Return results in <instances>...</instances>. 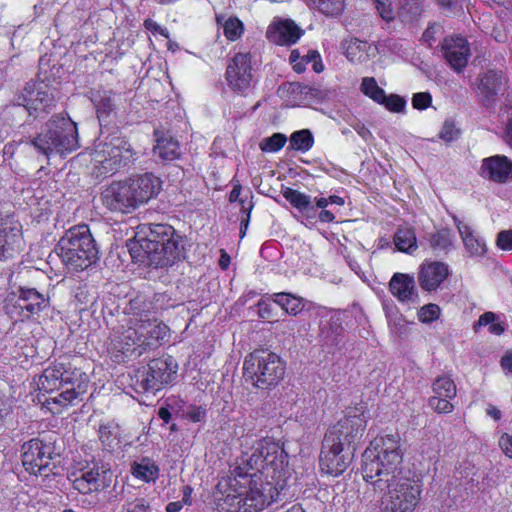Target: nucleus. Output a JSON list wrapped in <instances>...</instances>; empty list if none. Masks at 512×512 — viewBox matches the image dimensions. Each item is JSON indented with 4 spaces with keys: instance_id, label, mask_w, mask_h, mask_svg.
<instances>
[{
    "instance_id": "nucleus-17",
    "label": "nucleus",
    "mask_w": 512,
    "mask_h": 512,
    "mask_svg": "<svg viewBox=\"0 0 512 512\" xmlns=\"http://www.w3.org/2000/svg\"><path fill=\"white\" fill-rule=\"evenodd\" d=\"M441 48L449 66L456 73H461L467 66L470 56L468 41L462 36H449L443 40Z\"/></svg>"
},
{
    "instance_id": "nucleus-11",
    "label": "nucleus",
    "mask_w": 512,
    "mask_h": 512,
    "mask_svg": "<svg viewBox=\"0 0 512 512\" xmlns=\"http://www.w3.org/2000/svg\"><path fill=\"white\" fill-rule=\"evenodd\" d=\"M21 451L23 467L27 472L34 475L46 476L45 472L49 467L50 461L59 456L54 441L37 438L25 442L22 445Z\"/></svg>"
},
{
    "instance_id": "nucleus-13",
    "label": "nucleus",
    "mask_w": 512,
    "mask_h": 512,
    "mask_svg": "<svg viewBox=\"0 0 512 512\" xmlns=\"http://www.w3.org/2000/svg\"><path fill=\"white\" fill-rule=\"evenodd\" d=\"M355 448L347 450L345 443L335 442L330 436H324L320 452L321 471L338 476L342 474L351 462V455Z\"/></svg>"
},
{
    "instance_id": "nucleus-51",
    "label": "nucleus",
    "mask_w": 512,
    "mask_h": 512,
    "mask_svg": "<svg viewBox=\"0 0 512 512\" xmlns=\"http://www.w3.org/2000/svg\"><path fill=\"white\" fill-rule=\"evenodd\" d=\"M381 104H383L388 110L399 113L404 111L406 101L399 95L391 94L389 96L385 95V100Z\"/></svg>"
},
{
    "instance_id": "nucleus-34",
    "label": "nucleus",
    "mask_w": 512,
    "mask_h": 512,
    "mask_svg": "<svg viewBox=\"0 0 512 512\" xmlns=\"http://www.w3.org/2000/svg\"><path fill=\"white\" fill-rule=\"evenodd\" d=\"M132 475L146 482L155 481L159 474V468L149 458H143L139 463H134L131 468Z\"/></svg>"
},
{
    "instance_id": "nucleus-33",
    "label": "nucleus",
    "mask_w": 512,
    "mask_h": 512,
    "mask_svg": "<svg viewBox=\"0 0 512 512\" xmlns=\"http://www.w3.org/2000/svg\"><path fill=\"white\" fill-rule=\"evenodd\" d=\"M345 55L352 63H362L367 60V43L357 38L342 43Z\"/></svg>"
},
{
    "instance_id": "nucleus-16",
    "label": "nucleus",
    "mask_w": 512,
    "mask_h": 512,
    "mask_svg": "<svg viewBox=\"0 0 512 512\" xmlns=\"http://www.w3.org/2000/svg\"><path fill=\"white\" fill-rule=\"evenodd\" d=\"M121 95L111 90L99 89L91 92V101L96 109L101 128L110 125L117 115Z\"/></svg>"
},
{
    "instance_id": "nucleus-31",
    "label": "nucleus",
    "mask_w": 512,
    "mask_h": 512,
    "mask_svg": "<svg viewBox=\"0 0 512 512\" xmlns=\"http://www.w3.org/2000/svg\"><path fill=\"white\" fill-rule=\"evenodd\" d=\"M98 437L103 450H114L120 444L119 426L113 422L101 424L98 429Z\"/></svg>"
},
{
    "instance_id": "nucleus-24",
    "label": "nucleus",
    "mask_w": 512,
    "mask_h": 512,
    "mask_svg": "<svg viewBox=\"0 0 512 512\" xmlns=\"http://www.w3.org/2000/svg\"><path fill=\"white\" fill-rule=\"evenodd\" d=\"M108 473L109 471L97 466L84 470L73 480V488L82 494L101 491L108 486L106 481Z\"/></svg>"
},
{
    "instance_id": "nucleus-18",
    "label": "nucleus",
    "mask_w": 512,
    "mask_h": 512,
    "mask_svg": "<svg viewBox=\"0 0 512 512\" xmlns=\"http://www.w3.org/2000/svg\"><path fill=\"white\" fill-rule=\"evenodd\" d=\"M48 305V299L35 288L19 287L14 306L20 320L39 314Z\"/></svg>"
},
{
    "instance_id": "nucleus-35",
    "label": "nucleus",
    "mask_w": 512,
    "mask_h": 512,
    "mask_svg": "<svg viewBox=\"0 0 512 512\" xmlns=\"http://www.w3.org/2000/svg\"><path fill=\"white\" fill-rule=\"evenodd\" d=\"M502 85L501 73L490 70L486 72L480 79L479 90L486 97L490 98L495 96Z\"/></svg>"
},
{
    "instance_id": "nucleus-46",
    "label": "nucleus",
    "mask_w": 512,
    "mask_h": 512,
    "mask_svg": "<svg viewBox=\"0 0 512 512\" xmlns=\"http://www.w3.org/2000/svg\"><path fill=\"white\" fill-rule=\"evenodd\" d=\"M287 142V137L282 133H274L272 136L267 137L260 143V148L265 152H277Z\"/></svg>"
},
{
    "instance_id": "nucleus-48",
    "label": "nucleus",
    "mask_w": 512,
    "mask_h": 512,
    "mask_svg": "<svg viewBox=\"0 0 512 512\" xmlns=\"http://www.w3.org/2000/svg\"><path fill=\"white\" fill-rule=\"evenodd\" d=\"M452 399L453 398L433 395L429 398L428 404L437 413H450L454 409V406L450 402Z\"/></svg>"
},
{
    "instance_id": "nucleus-4",
    "label": "nucleus",
    "mask_w": 512,
    "mask_h": 512,
    "mask_svg": "<svg viewBox=\"0 0 512 512\" xmlns=\"http://www.w3.org/2000/svg\"><path fill=\"white\" fill-rule=\"evenodd\" d=\"M27 143L47 159L52 155H64L79 148L78 129L74 121L61 115L52 116Z\"/></svg>"
},
{
    "instance_id": "nucleus-10",
    "label": "nucleus",
    "mask_w": 512,
    "mask_h": 512,
    "mask_svg": "<svg viewBox=\"0 0 512 512\" xmlns=\"http://www.w3.org/2000/svg\"><path fill=\"white\" fill-rule=\"evenodd\" d=\"M366 426L365 407L361 404L348 408L344 418L333 425L325 436H330L335 442L345 443L347 450H350L354 448V444L360 441Z\"/></svg>"
},
{
    "instance_id": "nucleus-20",
    "label": "nucleus",
    "mask_w": 512,
    "mask_h": 512,
    "mask_svg": "<svg viewBox=\"0 0 512 512\" xmlns=\"http://www.w3.org/2000/svg\"><path fill=\"white\" fill-rule=\"evenodd\" d=\"M138 207L156 198L162 190V181L153 173H144L128 179Z\"/></svg>"
},
{
    "instance_id": "nucleus-21",
    "label": "nucleus",
    "mask_w": 512,
    "mask_h": 512,
    "mask_svg": "<svg viewBox=\"0 0 512 512\" xmlns=\"http://www.w3.org/2000/svg\"><path fill=\"white\" fill-rule=\"evenodd\" d=\"M138 333L140 335L143 348L140 349L139 354L154 349L161 345V342L168 335L169 328L162 322L150 319H140L136 323Z\"/></svg>"
},
{
    "instance_id": "nucleus-3",
    "label": "nucleus",
    "mask_w": 512,
    "mask_h": 512,
    "mask_svg": "<svg viewBox=\"0 0 512 512\" xmlns=\"http://www.w3.org/2000/svg\"><path fill=\"white\" fill-rule=\"evenodd\" d=\"M243 473L242 467H235L226 481L230 492L218 500L220 512H260L267 503L264 494L265 483L261 474Z\"/></svg>"
},
{
    "instance_id": "nucleus-49",
    "label": "nucleus",
    "mask_w": 512,
    "mask_h": 512,
    "mask_svg": "<svg viewBox=\"0 0 512 512\" xmlns=\"http://www.w3.org/2000/svg\"><path fill=\"white\" fill-rule=\"evenodd\" d=\"M440 315V308L436 304H427L424 305L418 311V319L423 323H430L436 320Z\"/></svg>"
},
{
    "instance_id": "nucleus-50",
    "label": "nucleus",
    "mask_w": 512,
    "mask_h": 512,
    "mask_svg": "<svg viewBox=\"0 0 512 512\" xmlns=\"http://www.w3.org/2000/svg\"><path fill=\"white\" fill-rule=\"evenodd\" d=\"M375 3L376 10L383 20L390 22L395 19L396 13L390 0H376Z\"/></svg>"
},
{
    "instance_id": "nucleus-57",
    "label": "nucleus",
    "mask_w": 512,
    "mask_h": 512,
    "mask_svg": "<svg viewBox=\"0 0 512 512\" xmlns=\"http://www.w3.org/2000/svg\"><path fill=\"white\" fill-rule=\"evenodd\" d=\"M122 512H148V506L143 499H136L125 505Z\"/></svg>"
},
{
    "instance_id": "nucleus-6",
    "label": "nucleus",
    "mask_w": 512,
    "mask_h": 512,
    "mask_svg": "<svg viewBox=\"0 0 512 512\" xmlns=\"http://www.w3.org/2000/svg\"><path fill=\"white\" fill-rule=\"evenodd\" d=\"M243 375L259 389L276 386L285 375V363L274 352L255 350L245 357Z\"/></svg>"
},
{
    "instance_id": "nucleus-55",
    "label": "nucleus",
    "mask_w": 512,
    "mask_h": 512,
    "mask_svg": "<svg viewBox=\"0 0 512 512\" xmlns=\"http://www.w3.org/2000/svg\"><path fill=\"white\" fill-rule=\"evenodd\" d=\"M457 135H458V130L455 128V126L452 122H448V121H446L443 124L442 129L439 133V137L446 142H450V141L456 139Z\"/></svg>"
},
{
    "instance_id": "nucleus-38",
    "label": "nucleus",
    "mask_w": 512,
    "mask_h": 512,
    "mask_svg": "<svg viewBox=\"0 0 512 512\" xmlns=\"http://www.w3.org/2000/svg\"><path fill=\"white\" fill-rule=\"evenodd\" d=\"M320 338L326 346H338L343 338V328L336 322H331L320 327Z\"/></svg>"
},
{
    "instance_id": "nucleus-61",
    "label": "nucleus",
    "mask_w": 512,
    "mask_h": 512,
    "mask_svg": "<svg viewBox=\"0 0 512 512\" xmlns=\"http://www.w3.org/2000/svg\"><path fill=\"white\" fill-rule=\"evenodd\" d=\"M318 218L323 223H331L335 221L334 214L331 211L325 209L320 211Z\"/></svg>"
},
{
    "instance_id": "nucleus-5",
    "label": "nucleus",
    "mask_w": 512,
    "mask_h": 512,
    "mask_svg": "<svg viewBox=\"0 0 512 512\" xmlns=\"http://www.w3.org/2000/svg\"><path fill=\"white\" fill-rule=\"evenodd\" d=\"M55 252L72 272L83 271L99 259L96 242L87 225L67 230L58 241Z\"/></svg>"
},
{
    "instance_id": "nucleus-27",
    "label": "nucleus",
    "mask_w": 512,
    "mask_h": 512,
    "mask_svg": "<svg viewBox=\"0 0 512 512\" xmlns=\"http://www.w3.org/2000/svg\"><path fill=\"white\" fill-rule=\"evenodd\" d=\"M20 244V231L0 218V260L13 258L18 253Z\"/></svg>"
},
{
    "instance_id": "nucleus-36",
    "label": "nucleus",
    "mask_w": 512,
    "mask_h": 512,
    "mask_svg": "<svg viewBox=\"0 0 512 512\" xmlns=\"http://www.w3.org/2000/svg\"><path fill=\"white\" fill-rule=\"evenodd\" d=\"M314 145V136L309 129H302L293 132L289 138L288 149L306 153Z\"/></svg>"
},
{
    "instance_id": "nucleus-15",
    "label": "nucleus",
    "mask_w": 512,
    "mask_h": 512,
    "mask_svg": "<svg viewBox=\"0 0 512 512\" xmlns=\"http://www.w3.org/2000/svg\"><path fill=\"white\" fill-rule=\"evenodd\" d=\"M226 80L234 92L243 95L254 87L255 80L248 54L238 53L231 59L226 69Z\"/></svg>"
},
{
    "instance_id": "nucleus-44",
    "label": "nucleus",
    "mask_w": 512,
    "mask_h": 512,
    "mask_svg": "<svg viewBox=\"0 0 512 512\" xmlns=\"http://www.w3.org/2000/svg\"><path fill=\"white\" fill-rule=\"evenodd\" d=\"M345 0H313L317 9L327 16H338L344 10Z\"/></svg>"
},
{
    "instance_id": "nucleus-22",
    "label": "nucleus",
    "mask_w": 512,
    "mask_h": 512,
    "mask_svg": "<svg viewBox=\"0 0 512 512\" xmlns=\"http://www.w3.org/2000/svg\"><path fill=\"white\" fill-rule=\"evenodd\" d=\"M480 175L495 183L512 180V161L504 155H495L483 159Z\"/></svg>"
},
{
    "instance_id": "nucleus-54",
    "label": "nucleus",
    "mask_w": 512,
    "mask_h": 512,
    "mask_svg": "<svg viewBox=\"0 0 512 512\" xmlns=\"http://www.w3.org/2000/svg\"><path fill=\"white\" fill-rule=\"evenodd\" d=\"M496 244L501 250H512V229L499 232Z\"/></svg>"
},
{
    "instance_id": "nucleus-39",
    "label": "nucleus",
    "mask_w": 512,
    "mask_h": 512,
    "mask_svg": "<svg viewBox=\"0 0 512 512\" xmlns=\"http://www.w3.org/2000/svg\"><path fill=\"white\" fill-rule=\"evenodd\" d=\"M394 243L399 251L412 253L417 248L416 236L413 230L400 228L394 235Z\"/></svg>"
},
{
    "instance_id": "nucleus-37",
    "label": "nucleus",
    "mask_w": 512,
    "mask_h": 512,
    "mask_svg": "<svg viewBox=\"0 0 512 512\" xmlns=\"http://www.w3.org/2000/svg\"><path fill=\"white\" fill-rule=\"evenodd\" d=\"M62 376L63 374L59 370V365L45 369L38 383L40 390L52 392L56 389L62 388Z\"/></svg>"
},
{
    "instance_id": "nucleus-12",
    "label": "nucleus",
    "mask_w": 512,
    "mask_h": 512,
    "mask_svg": "<svg viewBox=\"0 0 512 512\" xmlns=\"http://www.w3.org/2000/svg\"><path fill=\"white\" fill-rule=\"evenodd\" d=\"M16 105L25 107L30 116L40 117L54 107V89L45 83H28L17 97Z\"/></svg>"
},
{
    "instance_id": "nucleus-29",
    "label": "nucleus",
    "mask_w": 512,
    "mask_h": 512,
    "mask_svg": "<svg viewBox=\"0 0 512 512\" xmlns=\"http://www.w3.org/2000/svg\"><path fill=\"white\" fill-rule=\"evenodd\" d=\"M457 229L463 240L466 250L471 256H481L486 252L484 240L474 234V231L463 221L454 218Z\"/></svg>"
},
{
    "instance_id": "nucleus-47",
    "label": "nucleus",
    "mask_w": 512,
    "mask_h": 512,
    "mask_svg": "<svg viewBox=\"0 0 512 512\" xmlns=\"http://www.w3.org/2000/svg\"><path fill=\"white\" fill-rule=\"evenodd\" d=\"M243 31V23L235 17H230L223 26L224 35L231 41H235L240 38Z\"/></svg>"
},
{
    "instance_id": "nucleus-23",
    "label": "nucleus",
    "mask_w": 512,
    "mask_h": 512,
    "mask_svg": "<svg viewBox=\"0 0 512 512\" xmlns=\"http://www.w3.org/2000/svg\"><path fill=\"white\" fill-rule=\"evenodd\" d=\"M303 34V30L290 19L273 22L267 29L266 37L277 45L295 44Z\"/></svg>"
},
{
    "instance_id": "nucleus-25",
    "label": "nucleus",
    "mask_w": 512,
    "mask_h": 512,
    "mask_svg": "<svg viewBox=\"0 0 512 512\" xmlns=\"http://www.w3.org/2000/svg\"><path fill=\"white\" fill-rule=\"evenodd\" d=\"M155 146L153 148L154 156L162 162H170L179 159L181 150L178 140L169 132L155 129Z\"/></svg>"
},
{
    "instance_id": "nucleus-42",
    "label": "nucleus",
    "mask_w": 512,
    "mask_h": 512,
    "mask_svg": "<svg viewBox=\"0 0 512 512\" xmlns=\"http://www.w3.org/2000/svg\"><path fill=\"white\" fill-rule=\"evenodd\" d=\"M482 326H488L489 332L494 335H501L505 330L503 325L498 321V316L493 312H485L482 314L473 328L475 331H478Z\"/></svg>"
},
{
    "instance_id": "nucleus-62",
    "label": "nucleus",
    "mask_w": 512,
    "mask_h": 512,
    "mask_svg": "<svg viewBox=\"0 0 512 512\" xmlns=\"http://www.w3.org/2000/svg\"><path fill=\"white\" fill-rule=\"evenodd\" d=\"M503 369L512 372V352L505 354L501 359Z\"/></svg>"
},
{
    "instance_id": "nucleus-53",
    "label": "nucleus",
    "mask_w": 512,
    "mask_h": 512,
    "mask_svg": "<svg viewBox=\"0 0 512 512\" xmlns=\"http://www.w3.org/2000/svg\"><path fill=\"white\" fill-rule=\"evenodd\" d=\"M432 96L429 92L415 93L412 98V105L417 110H424L431 105Z\"/></svg>"
},
{
    "instance_id": "nucleus-45",
    "label": "nucleus",
    "mask_w": 512,
    "mask_h": 512,
    "mask_svg": "<svg viewBox=\"0 0 512 512\" xmlns=\"http://www.w3.org/2000/svg\"><path fill=\"white\" fill-rule=\"evenodd\" d=\"M85 391V386H83L81 383L77 385V388L75 386H72L71 388H66L63 390L58 396L53 398L54 403L67 406L71 404L78 396Z\"/></svg>"
},
{
    "instance_id": "nucleus-56",
    "label": "nucleus",
    "mask_w": 512,
    "mask_h": 512,
    "mask_svg": "<svg viewBox=\"0 0 512 512\" xmlns=\"http://www.w3.org/2000/svg\"><path fill=\"white\" fill-rule=\"evenodd\" d=\"M206 410L201 406H193L186 412V417L192 422H200L204 419Z\"/></svg>"
},
{
    "instance_id": "nucleus-52",
    "label": "nucleus",
    "mask_w": 512,
    "mask_h": 512,
    "mask_svg": "<svg viewBox=\"0 0 512 512\" xmlns=\"http://www.w3.org/2000/svg\"><path fill=\"white\" fill-rule=\"evenodd\" d=\"M59 370L63 374V376L61 377L62 387L64 385H69V384L74 386L75 381H77L78 378H81L84 375L82 372H80L77 369H74V370L66 369L63 364L59 365Z\"/></svg>"
},
{
    "instance_id": "nucleus-43",
    "label": "nucleus",
    "mask_w": 512,
    "mask_h": 512,
    "mask_svg": "<svg viewBox=\"0 0 512 512\" xmlns=\"http://www.w3.org/2000/svg\"><path fill=\"white\" fill-rule=\"evenodd\" d=\"M361 91L379 104L385 100V91L378 86L373 77H365L362 79Z\"/></svg>"
},
{
    "instance_id": "nucleus-2",
    "label": "nucleus",
    "mask_w": 512,
    "mask_h": 512,
    "mask_svg": "<svg viewBox=\"0 0 512 512\" xmlns=\"http://www.w3.org/2000/svg\"><path fill=\"white\" fill-rule=\"evenodd\" d=\"M185 244L186 240L171 225L153 223L146 237L131 244L129 251L135 262L163 268L185 258Z\"/></svg>"
},
{
    "instance_id": "nucleus-30",
    "label": "nucleus",
    "mask_w": 512,
    "mask_h": 512,
    "mask_svg": "<svg viewBox=\"0 0 512 512\" xmlns=\"http://www.w3.org/2000/svg\"><path fill=\"white\" fill-rule=\"evenodd\" d=\"M282 195L295 209L302 213L305 212L307 217H311V214H314L315 208L309 195L290 187L284 188Z\"/></svg>"
},
{
    "instance_id": "nucleus-8",
    "label": "nucleus",
    "mask_w": 512,
    "mask_h": 512,
    "mask_svg": "<svg viewBox=\"0 0 512 512\" xmlns=\"http://www.w3.org/2000/svg\"><path fill=\"white\" fill-rule=\"evenodd\" d=\"M177 370L178 364L172 356L152 359L147 367L135 371L133 386L137 392L155 394L176 379Z\"/></svg>"
},
{
    "instance_id": "nucleus-26",
    "label": "nucleus",
    "mask_w": 512,
    "mask_h": 512,
    "mask_svg": "<svg viewBox=\"0 0 512 512\" xmlns=\"http://www.w3.org/2000/svg\"><path fill=\"white\" fill-rule=\"evenodd\" d=\"M389 289L392 295L400 302H419V295L416 289L414 277L408 274L395 273L389 282Z\"/></svg>"
},
{
    "instance_id": "nucleus-59",
    "label": "nucleus",
    "mask_w": 512,
    "mask_h": 512,
    "mask_svg": "<svg viewBox=\"0 0 512 512\" xmlns=\"http://www.w3.org/2000/svg\"><path fill=\"white\" fill-rule=\"evenodd\" d=\"M258 306V314L261 318H269L271 316L272 307L269 303L260 300L257 304Z\"/></svg>"
},
{
    "instance_id": "nucleus-28",
    "label": "nucleus",
    "mask_w": 512,
    "mask_h": 512,
    "mask_svg": "<svg viewBox=\"0 0 512 512\" xmlns=\"http://www.w3.org/2000/svg\"><path fill=\"white\" fill-rule=\"evenodd\" d=\"M115 348L126 356L142 355L139 354V352L140 349L143 348V345L141 343L136 324L134 327L127 328L123 333H121V335L118 336Z\"/></svg>"
},
{
    "instance_id": "nucleus-19",
    "label": "nucleus",
    "mask_w": 512,
    "mask_h": 512,
    "mask_svg": "<svg viewBox=\"0 0 512 512\" xmlns=\"http://www.w3.org/2000/svg\"><path fill=\"white\" fill-rule=\"evenodd\" d=\"M450 275L449 266L441 261H424L418 271V283L427 292L436 291Z\"/></svg>"
},
{
    "instance_id": "nucleus-64",
    "label": "nucleus",
    "mask_w": 512,
    "mask_h": 512,
    "mask_svg": "<svg viewBox=\"0 0 512 512\" xmlns=\"http://www.w3.org/2000/svg\"><path fill=\"white\" fill-rule=\"evenodd\" d=\"M182 508H183V503H182V502H180V501H177V502H170V503L166 506V511H167V512H178V511H180Z\"/></svg>"
},
{
    "instance_id": "nucleus-14",
    "label": "nucleus",
    "mask_w": 512,
    "mask_h": 512,
    "mask_svg": "<svg viewBox=\"0 0 512 512\" xmlns=\"http://www.w3.org/2000/svg\"><path fill=\"white\" fill-rule=\"evenodd\" d=\"M101 200L112 212L128 214L139 208L128 179L112 182L102 191Z\"/></svg>"
},
{
    "instance_id": "nucleus-58",
    "label": "nucleus",
    "mask_w": 512,
    "mask_h": 512,
    "mask_svg": "<svg viewBox=\"0 0 512 512\" xmlns=\"http://www.w3.org/2000/svg\"><path fill=\"white\" fill-rule=\"evenodd\" d=\"M499 445L505 455L512 458V435L503 434L499 439Z\"/></svg>"
},
{
    "instance_id": "nucleus-7",
    "label": "nucleus",
    "mask_w": 512,
    "mask_h": 512,
    "mask_svg": "<svg viewBox=\"0 0 512 512\" xmlns=\"http://www.w3.org/2000/svg\"><path fill=\"white\" fill-rule=\"evenodd\" d=\"M287 454L279 443L270 438H263L252 447L251 453H245L241 458V463L236 467H242L243 473L248 475L259 473L264 481L265 470L272 469L273 472L281 471L286 463ZM250 479V476H248Z\"/></svg>"
},
{
    "instance_id": "nucleus-9",
    "label": "nucleus",
    "mask_w": 512,
    "mask_h": 512,
    "mask_svg": "<svg viewBox=\"0 0 512 512\" xmlns=\"http://www.w3.org/2000/svg\"><path fill=\"white\" fill-rule=\"evenodd\" d=\"M93 160L106 170L113 171L125 165L132 158L131 145L123 138L103 132L95 140L92 152Z\"/></svg>"
},
{
    "instance_id": "nucleus-63",
    "label": "nucleus",
    "mask_w": 512,
    "mask_h": 512,
    "mask_svg": "<svg viewBox=\"0 0 512 512\" xmlns=\"http://www.w3.org/2000/svg\"><path fill=\"white\" fill-rule=\"evenodd\" d=\"M158 416L163 420L165 424H168L171 420V413L168 408L161 407L158 411Z\"/></svg>"
},
{
    "instance_id": "nucleus-60",
    "label": "nucleus",
    "mask_w": 512,
    "mask_h": 512,
    "mask_svg": "<svg viewBox=\"0 0 512 512\" xmlns=\"http://www.w3.org/2000/svg\"><path fill=\"white\" fill-rule=\"evenodd\" d=\"M10 413V407L7 406V400L5 396L0 392V425L3 424L5 418Z\"/></svg>"
},
{
    "instance_id": "nucleus-41",
    "label": "nucleus",
    "mask_w": 512,
    "mask_h": 512,
    "mask_svg": "<svg viewBox=\"0 0 512 512\" xmlns=\"http://www.w3.org/2000/svg\"><path fill=\"white\" fill-rule=\"evenodd\" d=\"M432 390L434 395L448 398H455L457 392L454 381L448 376L436 378L432 384Z\"/></svg>"
},
{
    "instance_id": "nucleus-40",
    "label": "nucleus",
    "mask_w": 512,
    "mask_h": 512,
    "mask_svg": "<svg viewBox=\"0 0 512 512\" xmlns=\"http://www.w3.org/2000/svg\"><path fill=\"white\" fill-rule=\"evenodd\" d=\"M452 234L449 230H440L434 233L430 238V246L435 252L447 253L453 245Z\"/></svg>"
},
{
    "instance_id": "nucleus-32",
    "label": "nucleus",
    "mask_w": 512,
    "mask_h": 512,
    "mask_svg": "<svg viewBox=\"0 0 512 512\" xmlns=\"http://www.w3.org/2000/svg\"><path fill=\"white\" fill-rule=\"evenodd\" d=\"M273 301L293 316L298 315L305 306L303 298L285 292L273 294Z\"/></svg>"
},
{
    "instance_id": "nucleus-1",
    "label": "nucleus",
    "mask_w": 512,
    "mask_h": 512,
    "mask_svg": "<svg viewBox=\"0 0 512 512\" xmlns=\"http://www.w3.org/2000/svg\"><path fill=\"white\" fill-rule=\"evenodd\" d=\"M371 443L362 455V475L375 492L383 494L381 512H414L420 501L419 480L401 468L402 453L398 435H386Z\"/></svg>"
}]
</instances>
